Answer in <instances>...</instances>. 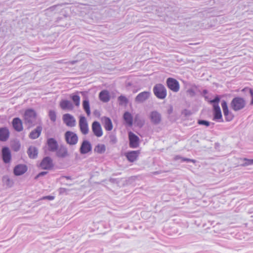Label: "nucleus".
<instances>
[{"instance_id":"1","label":"nucleus","mask_w":253,"mask_h":253,"mask_svg":"<svg viewBox=\"0 0 253 253\" xmlns=\"http://www.w3.org/2000/svg\"><path fill=\"white\" fill-rule=\"evenodd\" d=\"M220 101V98L218 96H216L213 99L210 101V103L212 104L213 107V120H221L220 122H222V114L220 107L218 103Z\"/></svg>"},{"instance_id":"2","label":"nucleus","mask_w":253,"mask_h":253,"mask_svg":"<svg viewBox=\"0 0 253 253\" xmlns=\"http://www.w3.org/2000/svg\"><path fill=\"white\" fill-rule=\"evenodd\" d=\"M246 105L245 100L241 97L234 98L230 103L231 108L235 111L241 110L245 108Z\"/></svg>"},{"instance_id":"3","label":"nucleus","mask_w":253,"mask_h":253,"mask_svg":"<svg viewBox=\"0 0 253 253\" xmlns=\"http://www.w3.org/2000/svg\"><path fill=\"white\" fill-rule=\"evenodd\" d=\"M153 92L159 99H164L167 95V91L164 85L161 84H156L153 87Z\"/></svg>"},{"instance_id":"4","label":"nucleus","mask_w":253,"mask_h":253,"mask_svg":"<svg viewBox=\"0 0 253 253\" xmlns=\"http://www.w3.org/2000/svg\"><path fill=\"white\" fill-rule=\"evenodd\" d=\"M64 136L67 144L73 145L78 143V137L75 132L71 131H67L65 132Z\"/></svg>"},{"instance_id":"5","label":"nucleus","mask_w":253,"mask_h":253,"mask_svg":"<svg viewBox=\"0 0 253 253\" xmlns=\"http://www.w3.org/2000/svg\"><path fill=\"white\" fill-rule=\"evenodd\" d=\"M37 118V114L35 111L32 109H29L25 111L24 114V119L26 123L31 124Z\"/></svg>"},{"instance_id":"6","label":"nucleus","mask_w":253,"mask_h":253,"mask_svg":"<svg viewBox=\"0 0 253 253\" xmlns=\"http://www.w3.org/2000/svg\"><path fill=\"white\" fill-rule=\"evenodd\" d=\"M167 85L168 87L173 92H178L180 88L178 82L175 79L169 78L167 80Z\"/></svg>"},{"instance_id":"7","label":"nucleus","mask_w":253,"mask_h":253,"mask_svg":"<svg viewBox=\"0 0 253 253\" xmlns=\"http://www.w3.org/2000/svg\"><path fill=\"white\" fill-rule=\"evenodd\" d=\"M221 107L226 121L228 122L232 121L234 118V115L229 111L227 102L225 101H222Z\"/></svg>"},{"instance_id":"8","label":"nucleus","mask_w":253,"mask_h":253,"mask_svg":"<svg viewBox=\"0 0 253 253\" xmlns=\"http://www.w3.org/2000/svg\"><path fill=\"white\" fill-rule=\"evenodd\" d=\"M62 119L66 125L69 127H74L76 125V119L73 116L70 114L63 115Z\"/></svg>"},{"instance_id":"9","label":"nucleus","mask_w":253,"mask_h":253,"mask_svg":"<svg viewBox=\"0 0 253 253\" xmlns=\"http://www.w3.org/2000/svg\"><path fill=\"white\" fill-rule=\"evenodd\" d=\"M128 139L129 141V147L132 148H136L139 146V138L133 132H128Z\"/></svg>"},{"instance_id":"10","label":"nucleus","mask_w":253,"mask_h":253,"mask_svg":"<svg viewBox=\"0 0 253 253\" xmlns=\"http://www.w3.org/2000/svg\"><path fill=\"white\" fill-rule=\"evenodd\" d=\"M91 129L94 135L96 137H100L103 135V130L99 122H93L91 125Z\"/></svg>"},{"instance_id":"11","label":"nucleus","mask_w":253,"mask_h":253,"mask_svg":"<svg viewBox=\"0 0 253 253\" xmlns=\"http://www.w3.org/2000/svg\"><path fill=\"white\" fill-rule=\"evenodd\" d=\"M79 127L81 132L83 134H86L88 133L89 131L88 124L86 119L84 117H80L79 120Z\"/></svg>"},{"instance_id":"12","label":"nucleus","mask_w":253,"mask_h":253,"mask_svg":"<svg viewBox=\"0 0 253 253\" xmlns=\"http://www.w3.org/2000/svg\"><path fill=\"white\" fill-rule=\"evenodd\" d=\"M53 166L52 160L49 157L43 158L40 164V167L43 169H51Z\"/></svg>"},{"instance_id":"13","label":"nucleus","mask_w":253,"mask_h":253,"mask_svg":"<svg viewBox=\"0 0 253 253\" xmlns=\"http://www.w3.org/2000/svg\"><path fill=\"white\" fill-rule=\"evenodd\" d=\"M46 144L49 151L55 152L57 150L58 145L57 141L54 138H48L47 140Z\"/></svg>"},{"instance_id":"14","label":"nucleus","mask_w":253,"mask_h":253,"mask_svg":"<svg viewBox=\"0 0 253 253\" xmlns=\"http://www.w3.org/2000/svg\"><path fill=\"white\" fill-rule=\"evenodd\" d=\"M101 121L104 126L105 129L107 131H111L113 129V125L111 119L107 117H103Z\"/></svg>"},{"instance_id":"15","label":"nucleus","mask_w":253,"mask_h":253,"mask_svg":"<svg viewBox=\"0 0 253 253\" xmlns=\"http://www.w3.org/2000/svg\"><path fill=\"white\" fill-rule=\"evenodd\" d=\"M2 158L5 163H8L11 159V152L8 147H4L2 149Z\"/></svg>"},{"instance_id":"16","label":"nucleus","mask_w":253,"mask_h":253,"mask_svg":"<svg viewBox=\"0 0 253 253\" xmlns=\"http://www.w3.org/2000/svg\"><path fill=\"white\" fill-rule=\"evenodd\" d=\"M139 153V150L132 151L126 153L125 155L128 161L133 162L137 160Z\"/></svg>"},{"instance_id":"17","label":"nucleus","mask_w":253,"mask_h":253,"mask_svg":"<svg viewBox=\"0 0 253 253\" xmlns=\"http://www.w3.org/2000/svg\"><path fill=\"white\" fill-rule=\"evenodd\" d=\"M56 151V154L58 157L64 158L68 156L67 149L64 146H60Z\"/></svg>"},{"instance_id":"18","label":"nucleus","mask_w":253,"mask_h":253,"mask_svg":"<svg viewBox=\"0 0 253 253\" xmlns=\"http://www.w3.org/2000/svg\"><path fill=\"white\" fill-rule=\"evenodd\" d=\"M27 170V168L25 165H18L14 169V173L16 175H20Z\"/></svg>"},{"instance_id":"19","label":"nucleus","mask_w":253,"mask_h":253,"mask_svg":"<svg viewBox=\"0 0 253 253\" xmlns=\"http://www.w3.org/2000/svg\"><path fill=\"white\" fill-rule=\"evenodd\" d=\"M12 126L17 131H21L23 130V124L21 119L18 118L13 119Z\"/></svg>"},{"instance_id":"20","label":"nucleus","mask_w":253,"mask_h":253,"mask_svg":"<svg viewBox=\"0 0 253 253\" xmlns=\"http://www.w3.org/2000/svg\"><path fill=\"white\" fill-rule=\"evenodd\" d=\"M9 136V131L6 127H0V141H5Z\"/></svg>"},{"instance_id":"21","label":"nucleus","mask_w":253,"mask_h":253,"mask_svg":"<svg viewBox=\"0 0 253 253\" xmlns=\"http://www.w3.org/2000/svg\"><path fill=\"white\" fill-rule=\"evenodd\" d=\"M59 105L63 110H72L74 108L72 103L67 100H62L60 102Z\"/></svg>"},{"instance_id":"22","label":"nucleus","mask_w":253,"mask_h":253,"mask_svg":"<svg viewBox=\"0 0 253 253\" xmlns=\"http://www.w3.org/2000/svg\"><path fill=\"white\" fill-rule=\"evenodd\" d=\"M150 95V92L148 91H143L139 93L135 98L137 102H142L148 98Z\"/></svg>"},{"instance_id":"23","label":"nucleus","mask_w":253,"mask_h":253,"mask_svg":"<svg viewBox=\"0 0 253 253\" xmlns=\"http://www.w3.org/2000/svg\"><path fill=\"white\" fill-rule=\"evenodd\" d=\"M100 100L103 102H107L110 99L109 92L107 90L101 91L99 94Z\"/></svg>"},{"instance_id":"24","label":"nucleus","mask_w":253,"mask_h":253,"mask_svg":"<svg viewBox=\"0 0 253 253\" xmlns=\"http://www.w3.org/2000/svg\"><path fill=\"white\" fill-rule=\"evenodd\" d=\"M91 145L87 141H84L80 148L81 153L86 154L91 150Z\"/></svg>"},{"instance_id":"25","label":"nucleus","mask_w":253,"mask_h":253,"mask_svg":"<svg viewBox=\"0 0 253 253\" xmlns=\"http://www.w3.org/2000/svg\"><path fill=\"white\" fill-rule=\"evenodd\" d=\"M150 119L153 123L158 124L161 120L160 114L157 112L153 111L150 114Z\"/></svg>"},{"instance_id":"26","label":"nucleus","mask_w":253,"mask_h":253,"mask_svg":"<svg viewBox=\"0 0 253 253\" xmlns=\"http://www.w3.org/2000/svg\"><path fill=\"white\" fill-rule=\"evenodd\" d=\"M123 119L126 123L129 126H131L133 124V117L128 112H126L123 115Z\"/></svg>"},{"instance_id":"27","label":"nucleus","mask_w":253,"mask_h":253,"mask_svg":"<svg viewBox=\"0 0 253 253\" xmlns=\"http://www.w3.org/2000/svg\"><path fill=\"white\" fill-rule=\"evenodd\" d=\"M42 127L40 126L37 127L36 129L31 131L29 134V137L31 139H36L38 138L42 132Z\"/></svg>"},{"instance_id":"28","label":"nucleus","mask_w":253,"mask_h":253,"mask_svg":"<svg viewBox=\"0 0 253 253\" xmlns=\"http://www.w3.org/2000/svg\"><path fill=\"white\" fill-rule=\"evenodd\" d=\"M70 97L76 106L79 107L80 106V97L78 94L73 93L70 95Z\"/></svg>"},{"instance_id":"29","label":"nucleus","mask_w":253,"mask_h":253,"mask_svg":"<svg viewBox=\"0 0 253 253\" xmlns=\"http://www.w3.org/2000/svg\"><path fill=\"white\" fill-rule=\"evenodd\" d=\"M28 154L30 158H35L38 155L37 149L34 147H30L28 150Z\"/></svg>"},{"instance_id":"30","label":"nucleus","mask_w":253,"mask_h":253,"mask_svg":"<svg viewBox=\"0 0 253 253\" xmlns=\"http://www.w3.org/2000/svg\"><path fill=\"white\" fill-rule=\"evenodd\" d=\"M106 151V147L104 144H99L94 148V151L98 154H103Z\"/></svg>"},{"instance_id":"31","label":"nucleus","mask_w":253,"mask_h":253,"mask_svg":"<svg viewBox=\"0 0 253 253\" xmlns=\"http://www.w3.org/2000/svg\"><path fill=\"white\" fill-rule=\"evenodd\" d=\"M83 107L86 112L87 115L89 116L90 115V106L89 101L88 100H85L83 102Z\"/></svg>"},{"instance_id":"32","label":"nucleus","mask_w":253,"mask_h":253,"mask_svg":"<svg viewBox=\"0 0 253 253\" xmlns=\"http://www.w3.org/2000/svg\"><path fill=\"white\" fill-rule=\"evenodd\" d=\"M118 100L120 105L126 104L128 102V99L126 97L123 95H121L118 97Z\"/></svg>"},{"instance_id":"33","label":"nucleus","mask_w":253,"mask_h":253,"mask_svg":"<svg viewBox=\"0 0 253 253\" xmlns=\"http://www.w3.org/2000/svg\"><path fill=\"white\" fill-rule=\"evenodd\" d=\"M49 118L51 121L55 122L56 120V115L54 111L50 110L48 113Z\"/></svg>"},{"instance_id":"34","label":"nucleus","mask_w":253,"mask_h":253,"mask_svg":"<svg viewBox=\"0 0 253 253\" xmlns=\"http://www.w3.org/2000/svg\"><path fill=\"white\" fill-rule=\"evenodd\" d=\"M198 124L200 125H204L206 126H210V123L208 121L205 120H199L198 121Z\"/></svg>"},{"instance_id":"35","label":"nucleus","mask_w":253,"mask_h":253,"mask_svg":"<svg viewBox=\"0 0 253 253\" xmlns=\"http://www.w3.org/2000/svg\"><path fill=\"white\" fill-rule=\"evenodd\" d=\"M244 160L246 161V162L243 165V166H248L252 164H253V159H248L246 158L244 159Z\"/></svg>"},{"instance_id":"36","label":"nucleus","mask_w":253,"mask_h":253,"mask_svg":"<svg viewBox=\"0 0 253 253\" xmlns=\"http://www.w3.org/2000/svg\"><path fill=\"white\" fill-rule=\"evenodd\" d=\"M181 160L183 162H192L193 163H195L196 161L195 160L193 159H190L188 158H180Z\"/></svg>"},{"instance_id":"37","label":"nucleus","mask_w":253,"mask_h":253,"mask_svg":"<svg viewBox=\"0 0 253 253\" xmlns=\"http://www.w3.org/2000/svg\"><path fill=\"white\" fill-rule=\"evenodd\" d=\"M47 173V172L46 171H42V172H41L40 173H39L36 177H35V179H37L38 177H39L40 176H42V175H44L45 174H46Z\"/></svg>"},{"instance_id":"38","label":"nucleus","mask_w":253,"mask_h":253,"mask_svg":"<svg viewBox=\"0 0 253 253\" xmlns=\"http://www.w3.org/2000/svg\"><path fill=\"white\" fill-rule=\"evenodd\" d=\"M54 199V197L52 196H45L42 198V199H48L49 200H52Z\"/></svg>"},{"instance_id":"39","label":"nucleus","mask_w":253,"mask_h":253,"mask_svg":"<svg viewBox=\"0 0 253 253\" xmlns=\"http://www.w3.org/2000/svg\"><path fill=\"white\" fill-rule=\"evenodd\" d=\"M250 93H251V95L252 97V99L251 101V103H250V104L251 105H253V90L252 89L250 90Z\"/></svg>"},{"instance_id":"40","label":"nucleus","mask_w":253,"mask_h":253,"mask_svg":"<svg viewBox=\"0 0 253 253\" xmlns=\"http://www.w3.org/2000/svg\"><path fill=\"white\" fill-rule=\"evenodd\" d=\"M75 62V61H72V62H71V63H72V64H74Z\"/></svg>"}]
</instances>
